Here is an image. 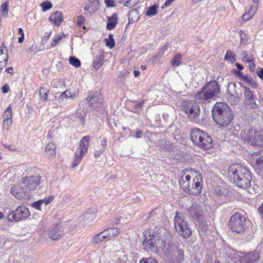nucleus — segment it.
<instances>
[{"label": "nucleus", "instance_id": "f257e3e1", "mask_svg": "<svg viewBox=\"0 0 263 263\" xmlns=\"http://www.w3.org/2000/svg\"><path fill=\"white\" fill-rule=\"evenodd\" d=\"M143 246L146 251L156 253L159 250L163 252L169 240L170 235L163 234L160 229H156L153 232L146 231L144 234Z\"/></svg>", "mask_w": 263, "mask_h": 263}, {"label": "nucleus", "instance_id": "f03ea898", "mask_svg": "<svg viewBox=\"0 0 263 263\" xmlns=\"http://www.w3.org/2000/svg\"><path fill=\"white\" fill-rule=\"evenodd\" d=\"M230 181L236 186L247 189L250 186L251 175L245 167L235 164L229 166L228 173Z\"/></svg>", "mask_w": 263, "mask_h": 263}, {"label": "nucleus", "instance_id": "7ed1b4c3", "mask_svg": "<svg viewBox=\"0 0 263 263\" xmlns=\"http://www.w3.org/2000/svg\"><path fill=\"white\" fill-rule=\"evenodd\" d=\"M220 86L215 80L206 83L200 91H198L194 97L195 101L198 103L208 104L213 100H216L219 97Z\"/></svg>", "mask_w": 263, "mask_h": 263}, {"label": "nucleus", "instance_id": "20e7f679", "mask_svg": "<svg viewBox=\"0 0 263 263\" xmlns=\"http://www.w3.org/2000/svg\"><path fill=\"white\" fill-rule=\"evenodd\" d=\"M212 113L214 121L222 127L228 126L233 119L231 109L228 104L222 102L216 103Z\"/></svg>", "mask_w": 263, "mask_h": 263}, {"label": "nucleus", "instance_id": "39448f33", "mask_svg": "<svg viewBox=\"0 0 263 263\" xmlns=\"http://www.w3.org/2000/svg\"><path fill=\"white\" fill-rule=\"evenodd\" d=\"M170 263H182L185 257L183 247L172 242L169 238L163 253Z\"/></svg>", "mask_w": 263, "mask_h": 263}, {"label": "nucleus", "instance_id": "423d86ee", "mask_svg": "<svg viewBox=\"0 0 263 263\" xmlns=\"http://www.w3.org/2000/svg\"><path fill=\"white\" fill-rule=\"evenodd\" d=\"M229 227L233 232L238 234L243 233L248 229L245 217L240 213H236L231 217Z\"/></svg>", "mask_w": 263, "mask_h": 263}, {"label": "nucleus", "instance_id": "0eeeda50", "mask_svg": "<svg viewBox=\"0 0 263 263\" xmlns=\"http://www.w3.org/2000/svg\"><path fill=\"white\" fill-rule=\"evenodd\" d=\"M174 227L177 232L183 238H187L192 234V231L181 213L176 212L174 217Z\"/></svg>", "mask_w": 263, "mask_h": 263}, {"label": "nucleus", "instance_id": "6e6552de", "mask_svg": "<svg viewBox=\"0 0 263 263\" xmlns=\"http://www.w3.org/2000/svg\"><path fill=\"white\" fill-rule=\"evenodd\" d=\"M182 108L190 120L193 122L198 121L200 110L196 102L192 101H184L182 105Z\"/></svg>", "mask_w": 263, "mask_h": 263}, {"label": "nucleus", "instance_id": "1a4fd4ad", "mask_svg": "<svg viewBox=\"0 0 263 263\" xmlns=\"http://www.w3.org/2000/svg\"><path fill=\"white\" fill-rule=\"evenodd\" d=\"M191 138L195 144L205 149L212 148V140L207 133H191Z\"/></svg>", "mask_w": 263, "mask_h": 263}, {"label": "nucleus", "instance_id": "9d476101", "mask_svg": "<svg viewBox=\"0 0 263 263\" xmlns=\"http://www.w3.org/2000/svg\"><path fill=\"white\" fill-rule=\"evenodd\" d=\"M89 143V140L88 137H84L81 140L79 147L73 156L72 163L73 167L77 166L81 163L84 156L87 153Z\"/></svg>", "mask_w": 263, "mask_h": 263}, {"label": "nucleus", "instance_id": "9b49d317", "mask_svg": "<svg viewBox=\"0 0 263 263\" xmlns=\"http://www.w3.org/2000/svg\"><path fill=\"white\" fill-rule=\"evenodd\" d=\"M242 87L237 85L235 83H230L227 88V98L229 101L234 104H238L240 101L242 93Z\"/></svg>", "mask_w": 263, "mask_h": 263}, {"label": "nucleus", "instance_id": "f8f14e48", "mask_svg": "<svg viewBox=\"0 0 263 263\" xmlns=\"http://www.w3.org/2000/svg\"><path fill=\"white\" fill-rule=\"evenodd\" d=\"M41 182V177L38 176L23 177L20 179V183L27 193L37 189Z\"/></svg>", "mask_w": 263, "mask_h": 263}, {"label": "nucleus", "instance_id": "ddd939ff", "mask_svg": "<svg viewBox=\"0 0 263 263\" xmlns=\"http://www.w3.org/2000/svg\"><path fill=\"white\" fill-rule=\"evenodd\" d=\"M197 174V171L193 168L185 169L180 173L179 185L182 189L186 193H189L191 191L190 183L191 175Z\"/></svg>", "mask_w": 263, "mask_h": 263}, {"label": "nucleus", "instance_id": "4468645a", "mask_svg": "<svg viewBox=\"0 0 263 263\" xmlns=\"http://www.w3.org/2000/svg\"><path fill=\"white\" fill-rule=\"evenodd\" d=\"M30 215L29 210L24 206H18L11 212L8 216L9 221H21L26 219Z\"/></svg>", "mask_w": 263, "mask_h": 263}, {"label": "nucleus", "instance_id": "2eb2a0df", "mask_svg": "<svg viewBox=\"0 0 263 263\" xmlns=\"http://www.w3.org/2000/svg\"><path fill=\"white\" fill-rule=\"evenodd\" d=\"M84 14L86 16H92L100 9V5L99 0H86L83 5Z\"/></svg>", "mask_w": 263, "mask_h": 263}, {"label": "nucleus", "instance_id": "dca6fc26", "mask_svg": "<svg viewBox=\"0 0 263 263\" xmlns=\"http://www.w3.org/2000/svg\"><path fill=\"white\" fill-rule=\"evenodd\" d=\"M90 107L96 111L101 112L103 107V99L101 94L99 92L94 93L88 100Z\"/></svg>", "mask_w": 263, "mask_h": 263}, {"label": "nucleus", "instance_id": "f3484780", "mask_svg": "<svg viewBox=\"0 0 263 263\" xmlns=\"http://www.w3.org/2000/svg\"><path fill=\"white\" fill-rule=\"evenodd\" d=\"M260 133H249L247 137L245 138V141L249 144L254 146H261L262 145L263 141L261 138Z\"/></svg>", "mask_w": 263, "mask_h": 263}, {"label": "nucleus", "instance_id": "a211bd4d", "mask_svg": "<svg viewBox=\"0 0 263 263\" xmlns=\"http://www.w3.org/2000/svg\"><path fill=\"white\" fill-rule=\"evenodd\" d=\"M242 252H237L236 250L228 246L225 248L226 256L233 260L235 263H239L240 259L242 257Z\"/></svg>", "mask_w": 263, "mask_h": 263}, {"label": "nucleus", "instance_id": "6ab92c4d", "mask_svg": "<svg viewBox=\"0 0 263 263\" xmlns=\"http://www.w3.org/2000/svg\"><path fill=\"white\" fill-rule=\"evenodd\" d=\"M10 193L12 195L15 197L17 199H22L25 198L27 194V192L25 191L24 187L20 183L14 185L10 190Z\"/></svg>", "mask_w": 263, "mask_h": 263}, {"label": "nucleus", "instance_id": "aec40b11", "mask_svg": "<svg viewBox=\"0 0 263 263\" xmlns=\"http://www.w3.org/2000/svg\"><path fill=\"white\" fill-rule=\"evenodd\" d=\"M242 257L239 263H257L260 259L259 253L257 252H252L247 254H242Z\"/></svg>", "mask_w": 263, "mask_h": 263}, {"label": "nucleus", "instance_id": "412c9836", "mask_svg": "<svg viewBox=\"0 0 263 263\" xmlns=\"http://www.w3.org/2000/svg\"><path fill=\"white\" fill-rule=\"evenodd\" d=\"M189 212L193 218L197 220H199L200 217L204 213L202 206L196 203L192 204V206L189 209Z\"/></svg>", "mask_w": 263, "mask_h": 263}, {"label": "nucleus", "instance_id": "4be33fe9", "mask_svg": "<svg viewBox=\"0 0 263 263\" xmlns=\"http://www.w3.org/2000/svg\"><path fill=\"white\" fill-rule=\"evenodd\" d=\"M245 102L246 104H250L252 108H255L257 104L255 103L253 92L247 87H244Z\"/></svg>", "mask_w": 263, "mask_h": 263}, {"label": "nucleus", "instance_id": "5701e85b", "mask_svg": "<svg viewBox=\"0 0 263 263\" xmlns=\"http://www.w3.org/2000/svg\"><path fill=\"white\" fill-rule=\"evenodd\" d=\"M63 232L62 228L56 226L49 230L48 236L52 240H57L61 239L63 236Z\"/></svg>", "mask_w": 263, "mask_h": 263}, {"label": "nucleus", "instance_id": "b1692460", "mask_svg": "<svg viewBox=\"0 0 263 263\" xmlns=\"http://www.w3.org/2000/svg\"><path fill=\"white\" fill-rule=\"evenodd\" d=\"M79 92V89L77 88H71L69 89L65 90L60 95L59 97V101L62 102L64 98H69L75 97Z\"/></svg>", "mask_w": 263, "mask_h": 263}, {"label": "nucleus", "instance_id": "393cba45", "mask_svg": "<svg viewBox=\"0 0 263 263\" xmlns=\"http://www.w3.org/2000/svg\"><path fill=\"white\" fill-rule=\"evenodd\" d=\"M12 109L11 106H9L5 110L3 114L4 126L6 127V129L8 130L9 126L12 123Z\"/></svg>", "mask_w": 263, "mask_h": 263}, {"label": "nucleus", "instance_id": "a878e982", "mask_svg": "<svg viewBox=\"0 0 263 263\" xmlns=\"http://www.w3.org/2000/svg\"><path fill=\"white\" fill-rule=\"evenodd\" d=\"M49 20L57 26H59L63 21V14L61 12L57 11L50 15Z\"/></svg>", "mask_w": 263, "mask_h": 263}, {"label": "nucleus", "instance_id": "bb28decb", "mask_svg": "<svg viewBox=\"0 0 263 263\" xmlns=\"http://www.w3.org/2000/svg\"><path fill=\"white\" fill-rule=\"evenodd\" d=\"M104 234L106 237V240H110L115 237L117 236L120 232V230L117 228H110L103 231Z\"/></svg>", "mask_w": 263, "mask_h": 263}, {"label": "nucleus", "instance_id": "cd10ccee", "mask_svg": "<svg viewBox=\"0 0 263 263\" xmlns=\"http://www.w3.org/2000/svg\"><path fill=\"white\" fill-rule=\"evenodd\" d=\"M104 55L103 52H101L99 55L95 57L92 66L96 70L99 69L103 64L104 61Z\"/></svg>", "mask_w": 263, "mask_h": 263}, {"label": "nucleus", "instance_id": "c85d7f7f", "mask_svg": "<svg viewBox=\"0 0 263 263\" xmlns=\"http://www.w3.org/2000/svg\"><path fill=\"white\" fill-rule=\"evenodd\" d=\"M86 110L83 109L81 106L76 114V120L80 122V124H83L85 120Z\"/></svg>", "mask_w": 263, "mask_h": 263}, {"label": "nucleus", "instance_id": "c756f323", "mask_svg": "<svg viewBox=\"0 0 263 263\" xmlns=\"http://www.w3.org/2000/svg\"><path fill=\"white\" fill-rule=\"evenodd\" d=\"M108 22L106 25V28L108 30L114 29L118 23V17L116 13H114L111 17L107 18Z\"/></svg>", "mask_w": 263, "mask_h": 263}, {"label": "nucleus", "instance_id": "7c9ffc66", "mask_svg": "<svg viewBox=\"0 0 263 263\" xmlns=\"http://www.w3.org/2000/svg\"><path fill=\"white\" fill-rule=\"evenodd\" d=\"M8 61L7 53H5L4 50L0 49V70H2L6 65Z\"/></svg>", "mask_w": 263, "mask_h": 263}, {"label": "nucleus", "instance_id": "2f4dec72", "mask_svg": "<svg viewBox=\"0 0 263 263\" xmlns=\"http://www.w3.org/2000/svg\"><path fill=\"white\" fill-rule=\"evenodd\" d=\"M139 18V15L137 10H132L128 15V24L136 22Z\"/></svg>", "mask_w": 263, "mask_h": 263}, {"label": "nucleus", "instance_id": "473e14b6", "mask_svg": "<svg viewBox=\"0 0 263 263\" xmlns=\"http://www.w3.org/2000/svg\"><path fill=\"white\" fill-rule=\"evenodd\" d=\"M46 155L48 157H52L56 154L55 146L52 143H48L45 147Z\"/></svg>", "mask_w": 263, "mask_h": 263}, {"label": "nucleus", "instance_id": "72a5a7b5", "mask_svg": "<svg viewBox=\"0 0 263 263\" xmlns=\"http://www.w3.org/2000/svg\"><path fill=\"white\" fill-rule=\"evenodd\" d=\"M104 232L103 231L95 236H94L92 239V243L96 245L100 243L102 240L105 239L106 240V236L103 234Z\"/></svg>", "mask_w": 263, "mask_h": 263}, {"label": "nucleus", "instance_id": "f704fd0d", "mask_svg": "<svg viewBox=\"0 0 263 263\" xmlns=\"http://www.w3.org/2000/svg\"><path fill=\"white\" fill-rule=\"evenodd\" d=\"M49 90L46 87H42L39 90L40 99L41 101H44L46 100L49 95Z\"/></svg>", "mask_w": 263, "mask_h": 263}, {"label": "nucleus", "instance_id": "c9c22d12", "mask_svg": "<svg viewBox=\"0 0 263 263\" xmlns=\"http://www.w3.org/2000/svg\"><path fill=\"white\" fill-rule=\"evenodd\" d=\"M224 60H227L231 63H233L236 61V54L232 51L228 50Z\"/></svg>", "mask_w": 263, "mask_h": 263}, {"label": "nucleus", "instance_id": "e433bc0d", "mask_svg": "<svg viewBox=\"0 0 263 263\" xmlns=\"http://www.w3.org/2000/svg\"><path fill=\"white\" fill-rule=\"evenodd\" d=\"M182 55L180 54H176L174 57L172 59L171 62L173 67H178L181 63V59Z\"/></svg>", "mask_w": 263, "mask_h": 263}, {"label": "nucleus", "instance_id": "4c0bfd02", "mask_svg": "<svg viewBox=\"0 0 263 263\" xmlns=\"http://www.w3.org/2000/svg\"><path fill=\"white\" fill-rule=\"evenodd\" d=\"M158 6L157 5H154L148 8L147 11L146 12V15L149 16H152L156 14L157 13V9H158Z\"/></svg>", "mask_w": 263, "mask_h": 263}, {"label": "nucleus", "instance_id": "58836bf2", "mask_svg": "<svg viewBox=\"0 0 263 263\" xmlns=\"http://www.w3.org/2000/svg\"><path fill=\"white\" fill-rule=\"evenodd\" d=\"M255 167L258 170H263V154L256 160Z\"/></svg>", "mask_w": 263, "mask_h": 263}, {"label": "nucleus", "instance_id": "ea45409f", "mask_svg": "<svg viewBox=\"0 0 263 263\" xmlns=\"http://www.w3.org/2000/svg\"><path fill=\"white\" fill-rule=\"evenodd\" d=\"M105 41L106 46H107L110 49L114 47L115 43L112 34H109L108 36V38L106 39Z\"/></svg>", "mask_w": 263, "mask_h": 263}, {"label": "nucleus", "instance_id": "a19ab883", "mask_svg": "<svg viewBox=\"0 0 263 263\" xmlns=\"http://www.w3.org/2000/svg\"><path fill=\"white\" fill-rule=\"evenodd\" d=\"M8 2H6L1 6V16H7L8 13Z\"/></svg>", "mask_w": 263, "mask_h": 263}, {"label": "nucleus", "instance_id": "79ce46f5", "mask_svg": "<svg viewBox=\"0 0 263 263\" xmlns=\"http://www.w3.org/2000/svg\"><path fill=\"white\" fill-rule=\"evenodd\" d=\"M69 63L71 65L76 67H79L81 65L80 61L78 58L73 56L69 58Z\"/></svg>", "mask_w": 263, "mask_h": 263}, {"label": "nucleus", "instance_id": "37998d69", "mask_svg": "<svg viewBox=\"0 0 263 263\" xmlns=\"http://www.w3.org/2000/svg\"><path fill=\"white\" fill-rule=\"evenodd\" d=\"M243 60L246 62H252L254 60V57L248 51L243 52Z\"/></svg>", "mask_w": 263, "mask_h": 263}, {"label": "nucleus", "instance_id": "c03bdc74", "mask_svg": "<svg viewBox=\"0 0 263 263\" xmlns=\"http://www.w3.org/2000/svg\"><path fill=\"white\" fill-rule=\"evenodd\" d=\"M43 11H46L52 8V5L49 1H46L41 4Z\"/></svg>", "mask_w": 263, "mask_h": 263}, {"label": "nucleus", "instance_id": "a18cd8bd", "mask_svg": "<svg viewBox=\"0 0 263 263\" xmlns=\"http://www.w3.org/2000/svg\"><path fill=\"white\" fill-rule=\"evenodd\" d=\"M27 50L29 53H32L33 54H35L37 52L42 50V49L39 48L36 44L33 45L31 47L28 48Z\"/></svg>", "mask_w": 263, "mask_h": 263}, {"label": "nucleus", "instance_id": "49530a36", "mask_svg": "<svg viewBox=\"0 0 263 263\" xmlns=\"http://www.w3.org/2000/svg\"><path fill=\"white\" fill-rule=\"evenodd\" d=\"M199 231L202 232L203 233L208 234L209 229L208 226L206 224H204L203 222H199Z\"/></svg>", "mask_w": 263, "mask_h": 263}, {"label": "nucleus", "instance_id": "de8ad7c7", "mask_svg": "<svg viewBox=\"0 0 263 263\" xmlns=\"http://www.w3.org/2000/svg\"><path fill=\"white\" fill-rule=\"evenodd\" d=\"M139 263H159L153 257H148L142 259Z\"/></svg>", "mask_w": 263, "mask_h": 263}, {"label": "nucleus", "instance_id": "09e8293b", "mask_svg": "<svg viewBox=\"0 0 263 263\" xmlns=\"http://www.w3.org/2000/svg\"><path fill=\"white\" fill-rule=\"evenodd\" d=\"M54 197L53 196H50L45 197L43 199H41V201L43 204H44L45 205H46L51 203Z\"/></svg>", "mask_w": 263, "mask_h": 263}, {"label": "nucleus", "instance_id": "8fccbe9b", "mask_svg": "<svg viewBox=\"0 0 263 263\" xmlns=\"http://www.w3.org/2000/svg\"><path fill=\"white\" fill-rule=\"evenodd\" d=\"M62 39L61 34H58L55 35L52 41V43L51 44V47H54Z\"/></svg>", "mask_w": 263, "mask_h": 263}, {"label": "nucleus", "instance_id": "3c124183", "mask_svg": "<svg viewBox=\"0 0 263 263\" xmlns=\"http://www.w3.org/2000/svg\"><path fill=\"white\" fill-rule=\"evenodd\" d=\"M85 21V17L82 15H80L77 17V24L79 26H82L84 24Z\"/></svg>", "mask_w": 263, "mask_h": 263}, {"label": "nucleus", "instance_id": "603ef678", "mask_svg": "<svg viewBox=\"0 0 263 263\" xmlns=\"http://www.w3.org/2000/svg\"><path fill=\"white\" fill-rule=\"evenodd\" d=\"M43 205L42 203L41 202V200H39L37 201H35L34 202H33L32 204V206L36 209V210H41V206Z\"/></svg>", "mask_w": 263, "mask_h": 263}, {"label": "nucleus", "instance_id": "864d4df0", "mask_svg": "<svg viewBox=\"0 0 263 263\" xmlns=\"http://www.w3.org/2000/svg\"><path fill=\"white\" fill-rule=\"evenodd\" d=\"M240 44H244L245 40H247V34L242 30L240 32Z\"/></svg>", "mask_w": 263, "mask_h": 263}, {"label": "nucleus", "instance_id": "5fc2aeb1", "mask_svg": "<svg viewBox=\"0 0 263 263\" xmlns=\"http://www.w3.org/2000/svg\"><path fill=\"white\" fill-rule=\"evenodd\" d=\"M104 2L107 7H113L116 6L114 0H104Z\"/></svg>", "mask_w": 263, "mask_h": 263}, {"label": "nucleus", "instance_id": "6e6d98bb", "mask_svg": "<svg viewBox=\"0 0 263 263\" xmlns=\"http://www.w3.org/2000/svg\"><path fill=\"white\" fill-rule=\"evenodd\" d=\"M201 180H198L195 182L194 185H195V189L198 191H200L201 190Z\"/></svg>", "mask_w": 263, "mask_h": 263}, {"label": "nucleus", "instance_id": "4d7b16f0", "mask_svg": "<svg viewBox=\"0 0 263 263\" xmlns=\"http://www.w3.org/2000/svg\"><path fill=\"white\" fill-rule=\"evenodd\" d=\"M2 91L4 93H6L8 92L10 90V87L7 84H5L3 86L2 88Z\"/></svg>", "mask_w": 263, "mask_h": 263}, {"label": "nucleus", "instance_id": "13d9d810", "mask_svg": "<svg viewBox=\"0 0 263 263\" xmlns=\"http://www.w3.org/2000/svg\"><path fill=\"white\" fill-rule=\"evenodd\" d=\"M126 7H133L136 5V3H134V0H127Z\"/></svg>", "mask_w": 263, "mask_h": 263}, {"label": "nucleus", "instance_id": "bf43d9fd", "mask_svg": "<svg viewBox=\"0 0 263 263\" xmlns=\"http://www.w3.org/2000/svg\"><path fill=\"white\" fill-rule=\"evenodd\" d=\"M167 48V46H166V45H165V46H163L162 47H161L159 49V51L158 52V54L159 55H162L164 53V52H165V50H166Z\"/></svg>", "mask_w": 263, "mask_h": 263}, {"label": "nucleus", "instance_id": "052dcab7", "mask_svg": "<svg viewBox=\"0 0 263 263\" xmlns=\"http://www.w3.org/2000/svg\"><path fill=\"white\" fill-rule=\"evenodd\" d=\"M257 74L259 78L263 80V69L261 68H258L257 71Z\"/></svg>", "mask_w": 263, "mask_h": 263}, {"label": "nucleus", "instance_id": "680f3d73", "mask_svg": "<svg viewBox=\"0 0 263 263\" xmlns=\"http://www.w3.org/2000/svg\"><path fill=\"white\" fill-rule=\"evenodd\" d=\"M194 175H195V178L197 181L198 180H201V174L197 172V174L194 173L193 175H191V176H193Z\"/></svg>", "mask_w": 263, "mask_h": 263}, {"label": "nucleus", "instance_id": "e2e57ef3", "mask_svg": "<svg viewBox=\"0 0 263 263\" xmlns=\"http://www.w3.org/2000/svg\"><path fill=\"white\" fill-rule=\"evenodd\" d=\"M103 153V149L100 150L99 151H96L95 153V156L96 157H98L100 156Z\"/></svg>", "mask_w": 263, "mask_h": 263}, {"label": "nucleus", "instance_id": "0e129e2a", "mask_svg": "<svg viewBox=\"0 0 263 263\" xmlns=\"http://www.w3.org/2000/svg\"><path fill=\"white\" fill-rule=\"evenodd\" d=\"M50 34L47 35V36H45L42 39V42L44 44L45 42H47L48 39H49Z\"/></svg>", "mask_w": 263, "mask_h": 263}, {"label": "nucleus", "instance_id": "69168bd1", "mask_svg": "<svg viewBox=\"0 0 263 263\" xmlns=\"http://www.w3.org/2000/svg\"><path fill=\"white\" fill-rule=\"evenodd\" d=\"M142 136V133H135V135H133V137L136 138H140Z\"/></svg>", "mask_w": 263, "mask_h": 263}, {"label": "nucleus", "instance_id": "338daca9", "mask_svg": "<svg viewBox=\"0 0 263 263\" xmlns=\"http://www.w3.org/2000/svg\"><path fill=\"white\" fill-rule=\"evenodd\" d=\"M235 65H236V66L237 67V68L239 70H242L243 69V67L242 66V65H241V64H239L238 63H236L235 64Z\"/></svg>", "mask_w": 263, "mask_h": 263}, {"label": "nucleus", "instance_id": "774afa93", "mask_svg": "<svg viewBox=\"0 0 263 263\" xmlns=\"http://www.w3.org/2000/svg\"><path fill=\"white\" fill-rule=\"evenodd\" d=\"M242 17L244 20H249L251 16H248L247 14L245 13L242 15Z\"/></svg>", "mask_w": 263, "mask_h": 263}]
</instances>
